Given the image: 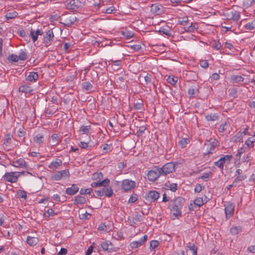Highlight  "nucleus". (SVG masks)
<instances>
[{
	"mask_svg": "<svg viewBox=\"0 0 255 255\" xmlns=\"http://www.w3.org/2000/svg\"><path fill=\"white\" fill-rule=\"evenodd\" d=\"M61 23L65 26L70 27L77 20V17L74 14H64L60 18Z\"/></svg>",
	"mask_w": 255,
	"mask_h": 255,
	"instance_id": "nucleus-1",
	"label": "nucleus"
},
{
	"mask_svg": "<svg viewBox=\"0 0 255 255\" xmlns=\"http://www.w3.org/2000/svg\"><path fill=\"white\" fill-rule=\"evenodd\" d=\"M82 2L80 0H66L65 5L67 9L75 10L82 6Z\"/></svg>",
	"mask_w": 255,
	"mask_h": 255,
	"instance_id": "nucleus-2",
	"label": "nucleus"
},
{
	"mask_svg": "<svg viewBox=\"0 0 255 255\" xmlns=\"http://www.w3.org/2000/svg\"><path fill=\"white\" fill-rule=\"evenodd\" d=\"M175 165L173 162H168L161 168H158L162 175H166L175 170Z\"/></svg>",
	"mask_w": 255,
	"mask_h": 255,
	"instance_id": "nucleus-3",
	"label": "nucleus"
},
{
	"mask_svg": "<svg viewBox=\"0 0 255 255\" xmlns=\"http://www.w3.org/2000/svg\"><path fill=\"white\" fill-rule=\"evenodd\" d=\"M224 14L227 17V19H232L236 21H238L240 18L239 12L233 9H228L226 10Z\"/></svg>",
	"mask_w": 255,
	"mask_h": 255,
	"instance_id": "nucleus-4",
	"label": "nucleus"
},
{
	"mask_svg": "<svg viewBox=\"0 0 255 255\" xmlns=\"http://www.w3.org/2000/svg\"><path fill=\"white\" fill-rule=\"evenodd\" d=\"M54 34L52 30H48L43 36V43L46 47H48L51 44V42L53 40Z\"/></svg>",
	"mask_w": 255,
	"mask_h": 255,
	"instance_id": "nucleus-5",
	"label": "nucleus"
},
{
	"mask_svg": "<svg viewBox=\"0 0 255 255\" xmlns=\"http://www.w3.org/2000/svg\"><path fill=\"white\" fill-rule=\"evenodd\" d=\"M233 156L231 155H226L221 157L219 160L214 163L215 165L217 166L220 169L223 168L224 165L226 163H229Z\"/></svg>",
	"mask_w": 255,
	"mask_h": 255,
	"instance_id": "nucleus-6",
	"label": "nucleus"
},
{
	"mask_svg": "<svg viewBox=\"0 0 255 255\" xmlns=\"http://www.w3.org/2000/svg\"><path fill=\"white\" fill-rule=\"evenodd\" d=\"M161 172L158 168L154 170H150L147 174L148 179L152 181H155L160 176H161Z\"/></svg>",
	"mask_w": 255,
	"mask_h": 255,
	"instance_id": "nucleus-7",
	"label": "nucleus"
},
{
	"mask_svg": "<svg viewBox=\"0 0 255 255\" xmlns=\"http://www.w3.org/2000/svg\"><path fill=\"white\" fill-rule=\"evenodd\" d=\"M135 186L134 181L125 179L123 181L122 188L125 191H128L133 188Z\"/></svg>",
	"mask_w": 255,
	"mask_h": 255,
	"instance_id": "nucleus-8",
	"label": "nucleus"
},
{
	"mask_svg": "<svg viewBox=\"0 0 255 255\" xmlns=\"http://www.w3.org/2000/svg\"><path fill=\"white\" fill-rule=\"evenodd\" d=\"M235 206L233 204L228 203L225 205V212L226 218L227 219H229L234 214Z\"/></svg>",
	"mask_w": 255,
	"mask_h": 255,
	"instance_id": "nucleus-9",
	"label": "nucleus"
},
{
	"mask_svg": "<svg viewBox=\"0 0 255 255\" xmlns=\"http://www.w3.org/2000/svg\"><path fill=\"white\" fill-rule=\"evenodd\" d=\"M18 172H9L6 173L3 176V178L5 181L11 183L15 182L17 180L18 176L16 175Z\"/></svg>",
	"mask_w": 255,
	"mask_h": 255,
	"instance_id": "nucleus-10",
	"label": "nucleus"
},
{
	"mask_svg": "<svg viewBox=\"0 0 255 255\" xmlns=\"http://www.w3.org/2000/svg\"><path fill=\"white\" fill-rule=\"evenodd\" d=\"M147 236L144 235L143 237L137 241H133L130 243V246L132 249H136L142 245L147 240Z\"/></svg>",
	"mask_w": 255,
	"mask_h": 255,
	"instance_id": "nucleus-11",
	"label": "nucleus"
},
{
	"mask_svg": "<svg viewBox=\"0 0 255 255\" xmlns=\"http://www.w3.org/2000/svg\"><path fill=\"white\" fill-rule=\"evenodd\" d=\"M188 26L184 27L185 32L192 33L194 32L198 28V24L195 22H191L188 24Z\"/></svg>",
	"mask_w": 255,
	"mask_h": 255,
	"instance_id": "nucleus-12",
	"label": "nucleus"
},
{
	"mask_svg": "<svg viewBox=\"0 0 255 255\" xmlns=\"http://www.w3.org/2000/svg\"><path fill=\"white\" fill-rule=\"evenodd\" d=\"M43 32L42 29H37L36 30L31 29L30 36L31 37L33 42H35L38 38L39 35H42Z\"/></svg>",
	"mask_w": 255,
	"mask_h": 255,
	"instance_id": "nucleus-13",
	"label": "nucleus"
},
{
	"mask_svg": "<svg viewBox=\"0 0 255 255\" xmlns=\"http://www.w3.org/2000/svg\"><path fill=\"white\" fill-rule=\"evenodd\" d=\"M109 183L110 180L108 178H106L100 182L98 181L97 182L92 183L91 184V186L92 187H103L105 188L106 187L109 186Z\"/></svg>",
	"mask_w": 255,
	"mask_h": 255,
	"instance_id": "nucleus-14",
	"label": "nucleus"
},
{
	"mask_svg": "<svg viewBox=\"0 0 255 255\" xmlns=\"http://www.w3.org/2000/svg\"><path fill=\"white\" fill-rule=\"evenodd\" d=\"M184 202L185 200L183 198L179 197L173 201L172 207L181 209L183 206Z\"/></svg>",
	"mask_w": 255,
	"mask_h": 255,
	"instance_id": "nucleus-15",
	"label": "nucleus"
},
{
	"mask_svg": "<svg viewBox=\"0 0 255 255\" xmlns=\"http://www.w3.org/2000/svg\"><path fill=\"white\" fill-rule=\"evenodd\" d=\"M38 78V74L36 72H30L26 76V80L30 82H35Z\"/></svg>",
	"mask_w": 255,
	"mask_h": 255,
	"instance_id": "nucleus-16",
	"label": "nucleus"
},
{
	"mask_svg": "<svg viewBox=\"0 0 255 255\" xmlns=\"http://www.w3.org/2000/svg\"><path fill=\"white\" fill-rule=\"evenodd\" d=\"M108 62L109 65H111V67L114 70H118L120 69L122 64V61L121 60H113V59H111Z\"/></svg>",
	"mask_w": 255,
	"mask_h": 255,
	"instance_id": "nucleus-17",
	"label": "nucleus"
},
{
	"mask_svg": "<svg viewBox=\"0 0 255 255\" xmlns=\"http://www.w3.org/2000/svg\"><path fill=\"white\" fill-rule=\"evenodd\" d=\"M159 197V193L156 191H150L145 195V198L155 201Z\"/></svg>",
	"mask_w": 255,
	"mask_h": 255,
	"instance_id": "nucleus-18",
	"label": "nucleus"
},
{
	"mask_svg": "<svg viewBox=\"0 0 255 255\" xmlns=\"http://www.w3.org/2000/svg\"><path fill=\"white\" fill-rule=\"evenodd\" d=\"M79 187L75 184H72L71 187L67 188L66 190V193L69 195H73L79 191Z\"/></svg>",
	"mask_w": 255,
	"mask_h": 255,
	"instance_id": "nucleus-19",
	"label": "nucleus"
},
{
	"mask_svg": "<svg viewBox=\"0 0 255 255\" xmlns=\"http://www.w3.org/2000/svg\"><path fill=\"white\" fill-rule=\"evenodd\" d=\"M44 137L42 133H38L33 137V141L37 144L41 145L44 141Z\"/></svg>",
	"mask_w": 255,
	"mask_h": 255,
	"instance_id": "nucleus-20",
	"label": "nucleus"
},
{
	"mask_svg": "<svg viewBox=\"0 0 255 255\" xmlns=\"http://www.w3.org/2000/svg\"><path fill=\"white\" fill-rule=\"evenodd\" d=\"M244 27L248 30H252L255 29V18L250 20L244 24Z\"/></svg>",
	"mask_w": 255,
	"mask_h": 255,
	"instance_id": "nucleus-21",
	"label": "nucleus"
},
{
	"mask_svg": "<svg viewBox=\"0 0 255 255\" xmlns=\"http://www.w3.org/2000/svg\"><path fill=\"white\" fill-rule=\"evenodd\" d=\"M205 119L209 122H215L219 120V115L216 113H210L205 116Z\"/></svg>",
	"mask_w": 255,
	"mask_h": 255,
	"instance_id": "nucleus-22",
	"label": "nucleus"
},
{
	"mask_svg": "<svg viewBox=\"0 0 255 255\" xmlns=\"http://www.w3.org/2000/svg\"><path fill=\"white\" fill-rule=\"evenodd\" d=\"M248 128H245L244 132H239L237 134L233 137V140L234 142H240L243 138V136L246 134Z\"/></svg>",
	"mask_w": 255,
	"mask_h": 255,
	"instance_id": "nucleus-23",
	"label": "nucleus"
},
{
	"mask_svg": "<svg viewBox=\"0 0 255 255\" xmlns=\"http://www.w3.org/2000/svg\"><path fill=\"white\" fill-rule=\"evenodd\" d=\"M162 8V6L158 4H153L151 6V10L157 14H159L161 13Z\"/></svg>",
	"mask_w": 255,
	"mask_h": 255,
	"instance_id": "nucleus-24",
	"label": "nucleus"
},
{
	"mask_svg": "<svg viewBox=\"0 0 255 255\" xmlns=\"http://www.w3.org/2000/svg\"><path fill=\"white\" fill-rule=\"evenodd\" d=\"M19 91L25 94H29L32 91V89L31 87L26 85H23L19 88Z\"/></svg>",
	"mask_w": 255,
	"mask_h": 255,
	"instance_id": "nucleus-25",
	"label": "nucleus"
},
{
	"mask_svg": "<svg viewBox=\"0 0 255 255\" xmlns=\"http://www.w3.org/2000/svg\"><path fill=\"white\" fill-rule=\"evenodd\" d=\"M86 202V199L85 197L78 195L75 197L74 204L76 205L78 204H84Z\"/></svg>",
	"mask_w": 255,
	"mask_h": 255,
	"instance_id": "nucleus-26",
	"label": "nucleus"
},
{
	"mask_svg": "<svg viewBox=\"0 0 255 255\" xmlns=\"http://www.w3.org/2000/svg\"><path fill=\"white\" fill-rule=\"evenodd\" d=\"M38 241L39 240L37 238L30 236L27 237L26 240L27 244L31 246L36 245L38 243Z\"/></svg>",
	"mask_w": 255,
	"mask_h": 255,
	"instance_id": "nucleus-27",
	"label": "nucleus"
},
{
	"mask_svg": "<svg viewBox=\"0 0 255 255\" xmlns=\"http://www.w3.org/2000/svg\"><path fill=\"white\" fill-rule=\"evenodd\" d=\"M58 110V107L55 106H49L46 111V114L48 116H51Z\"/></svg>",
	"mask_w": 255,
	"mask_h": 255,
	"instance_id": "nucleus-28",
	"label": "nucleus"
},
{
	"mask_svg": "<svg viewBox=\"0 0 255 255\" xmlns=\"http://www.w3.org/2000/svg\"><path fill=\"white\" fill-rule=\"evenodd\" d=\"M112 246V243L109 241H106L101 244V247L104 251L111 250Z\"/></svg>",
	"mask_w": 255,
	"mask_h": 255,
	"instance_id": "nucleus-29",
	"label": "nucleus"
},
{
	"mask_svg": "<svg viewBox=\"0 0 255 255\" xmlns=\"http://www.w3.org/2000/svg\"><path fill=\"white\" fill-rule=\"evenodd\" d=\"M189 23V21L188 17L187 16H184L183 17H179L178 19V23L180 25L186 26L188 25V24Z\"/></svg>",
	"mask_w": 255,
	"mask_h": 255,
	"instance_id": "nucleus-30",
	"label": "nucleus"
},
{
	"mask_svg": "<svg viewBox=\"0 0 255 255\" xmlns=\"http://www.w3.org/2000/svg\"><path fill=\"white\" fill-rule=\"evenodd\" d=\"M167 82L172 86H175L177 82L178 78L173 75H170L167 79Z\"/></svg>",
	"mask_w": 255,
	"mask_h": 255,
	"instance_id": "nucleus-31",
	"label": "nucleus"
},
{
	"mask_svg": "<svg viewBox=\"0 0 255 255\" xmlns=\"http://www.w3.org/2000/svg\"><path fill=\"white\" fill-rule=\"evenodd\" d=\"M143 107V103L141 100L137 101L133 103V108L136 110H142Z\"/></svg>",
	"mask_w": 255,
	"mask_h": 255,
	"instance_id": "nucleus-32",
	"label": "nucleus"
},
{
	"mask_svg": "<svg viewBox=\"0 0 255 255\" xmlns=\"http://www.w3.org/2000/svg\"><path fill=\"white\" fill-rule=\"evenodd\" d=\"M25 161L22 159H18L13 162L12 165L18 167H23L25 166Z\"/></svg>",
	"mask_w": 255,
	"mask_h": 255,
	"instance_id": "nucleus-33",
	"label": "nucleus"
},
{
	"mask_svg": "<svg viewBox=\"0 0 255 255\" xmlns=\"http://www.w3.org/2000/svg\"><path fill=\"white\" fill-rule=\"evenodd\" d=\"M231 79L234 83H240L243 82L244 78L241 76L233 75L231 76Z\"/></svg>",
	"mask_w": 255,
	"mask_h": 255,
	"instance_id": "nucleus-34",
	"label": "nucleus"
},
{
	"mask_svg": "<svg viewBox=\"0 0 255 255\" xmlns=\"http://www.w3.org/2000/svg\"><path fill=\"white\" fill-rule=\"evenodd\" d=\"M51 138L54 145L58 144L61 141V138L59 135L56 133L53 134Z\"/></svg>",
	"mask_w": 255,
	"mask_h": 255,
	"instance_id": "nucleus-35",
	"label": "nucleus"
},
{
	"mask_svg": "<svg viewBox=\"0 0 255 255\" xmlns=\"http://www.w3.org/2000/svg\"><path fill=\"white\" fill-rule=\"evenodd\" d=\"M83 89L86 91H90L93 88V85L89 82H84L82 84Z\"/></svg>",
	"mask_w": 255,
	"mask_h": 255,
	"instance_id": "nucleus-36",
	"label": "nucleus"
},
{
	"mask_svg": "<svg viewBox=\"0 0 255 255\" xmlns=\"http://www.w3.org/2000/svg\"><path fill=\"white\" fill-rule=\"evenodd\" d=\"M62 161L60 159H57L54 162H52L50 165L49 166V167L51 168L52 167L57 168L58 166L62 165Z\"/></svg>",
	"mask_w": 255,
	"mask_h": 255,
	"instance_id": "nucleus-37",
	"label": "nucleus"
},
{
	"mask_svg": "<svg viewBox=\"0 0 255 255\" xmlns=\"http://www.w3.org/2000/svg\"><path fill=\"white\" fill-rule=\"evenodd\" d=\"M186 248H188L190 250L193 252V255H197V248L195 247L194 244H191L190 243H189Z\"/></svg>",
	"mask_w": 255,
	"mask_h": 255,
	"instance_id": "nucleus-38",
	"label": "nucleus"
},
{
	"mask_svg": "<svg viewBox=\"0 0 255 255\" xmlns=\"http://www.w3.org/2000/svg\"><path fill=\"white\" fill-rule=\"evenodd\" d=\"M171 211L173 213V215L176 218H178L179 217L181 216V212L180 209H177V208L172 207Z\"/></svg>",
	"mask_w": 255,
	"mask_h": 255,
	"instance_id": "nucleus-39",
	"label": "nucleus"
},
{
	"mask_svg": "<svg viewBox=\"0 0 255 255\" xmlns=\"http://www.w3.org/2000/svg\"><path fill=\"white\" fill-rule=\"evenodd\" d=\"M19 60H25L27 58V55L26 52L22 50H21L19 55H17Z\"/></svg>",
	"mask_w": 255,
	"mask_h": 255,
	"instance_id": "nucleus-40",
	"label": "nucleus"
},
{
	"mask_svg": "<svg viewBox=\"0 0 255 255\" xmlns=\"http://www.w3.org/2000/svg\"><path fill=\"white\" fill-rule=\"evenodd\" d=\"M190 140L188 138H183L179 141L178 143L182 148L186 147V145L189 143Z\"/></svg>",
	"mask_w": 255,
	"mask_h": 255,
	"instance_id": "nucleus-41",
	"label": "nucleus"
},
{
	"mask_svg": "<svg viewBox=\"0 0 255 255\" xmlns=\"http://www.w3.org/2000/svg\"><path fill=\"white\" fill-rule=\"evenodd\" d=\"M142 217L141 215L138 214H135L133 215L132 217V222L134 224H136V223L138 222H140L142 221Z\"/></svg>",
	"mask_w": 255,
	"mask_h": 255,
	"instance_id": "nucleus-42",
	"label": "nucleus"
},
{
	"mask_svg": "<svg viewBox=\"0 0 255 255\" xmlns=\"http://www.w3.org/2000/svg\"><path fill=\"white\" fill-rule=\"evenodd\" d=\"M211 47L214 49L218 50L221 48V43L218 41H213L211 42Z\"/></svg>",
	"mask_w": 255,
	"mask_h": 255,
	"instance_id": "nucleus-43",
	"label": "nucleus"
},
{
	"mask_svg": "<svg viewBox=\"0 0 255 255\" xmlns=\"http://www.w3.org/2000/svg\"><path fill=\"white\" fill-rule=\"evenodd\" d=\"M242 228L240 226L232 227L230 229V232L232 235H237L240 231H241Z\"/></svg>",
	"mask_w": 255,
	"mask_h": 255,
	"instance_id": "nucleus-44",
	"label": "nucleus"
},
{
	"mask_svg": "<svg viewBox=\"0 0 255 255\" xmlns=\"http://www.w3.org/2000/svg\"><path fill=\"white\" fill-rule=\"evenodd\" d=\"M106 196L110 197L113 195V190L111 187L109 188L108 186L105 188V193Z\"/></svg>",
	"mask_w": 255,
	"mask_h": 255,
	"instance_id": "nucleus-45",
	"label": "nucleus"
},
{
	"mask_svg": "<svg viewBox=\"0 0 255 255\" xmlns=\"http://www.w3.org/2000/svg\"><path fill=\"white\" fill-rule=\"evenodd\" d=\"M103 178V174L101 172L95 173L93 174L92 179L93 180H99V181Z\"/></svg>",
	"mask_w": 255,
	"mask_h": 255,
	"instance_id": "nucleus-46",
	"label": "nucleus"
},
{
	"mask_svg": "<svg viewBox=\"0 0 255 255\" xmlns=\"http://www.w3.org/2000/svg\"><path fill=\"white\" fill-rule=\"evenodd\" d=\"M255 2V0H243V5L246 7H249Z\"/></svg>",
	"mask_w": 255,
	"mask_h": 255,
	"instance_id": "nucleus-47",
	"label": "nucleus"
},
{
	"mask_svg": "<svg viewBox=\"0 0 255 255\" xmlns=\"http://www.w3.org/2000/svg\"><path fill=\"white\" fill-rule=\"evenodd\" d=\"M194 203L197 207H200L204 204L202 198L200 197L195 199L194 201Z\"/></svg>",
	"mask_w": 255,
	"mask_h": 255,
	"instance_id": "nucleus-48",
	"label": "nucleus"
},
{
	"mask_svg": "<svg viewBox=\"0 0 255 255\" xmlns=\"http://www.w3.org/2000/svg\"><path fill=\"white\" fill-rule=\"evenodd\" d=\"M8 60L12 62H16L19 59L17 55L11 54L8 57Z\"/></svg>",
	"mask_w": 255,
	"mask_h": 255,
	"instance_id": "nucleus-49",
	"label": "nucleus"
},
{
	"mask_svg": "<svg viewBox=\"0 0 255 255\" xmlns=\"http://www.w3.org/2000/svg\"><path fill=\"white\" fill-rule=\"evenodd\" d=\"M159 242L156 240H153L150 242V249L151 250H154L159 245Z\"/></svg>",
	"mask_w": 255,
	"mask_h": 255,
	"instance_id": "nucleus-50",
	"label": "nucleus"
},
{
	"mask_svg": "<svg viewBox=\"0 0 255 255\" xmlns=\"http://www.w3.org/2000/svg\"><path fill=\"white\" fill-rule=\"evenodd\" d=\"M246 178L247 176L245 175H239L235 178L233 184L239 183L245 179Z\"/></svg>",
	"mask_w": 255,
	"mask_h": 255,
	"instance_id": "nucleus-51",
	"label": "nucleus"
},
{
	"mask_svg": "<svg viewBox=\"0 0 255 255\" xmlns=\"http://www.w3.org/2000/svg\"><path fill=\"white\" fill-rule=\"evenodd\" d=\"M199 64L201 67L205 69L209 67V63L206 60H201L199 62Z\"/></svg>",
	"mask_w": 255,
	"mask_h": 255,
	"instance_id": "nucleus-52",
	"label": "nucleus"
},
{
	"mask_svg": "<svg viewBox=\"0 0 255 255\" xmlns=\"http://www.w3.org/2000/svg\"><path fill=\"white\" fill-rule=\"evenodd\" d=\"M93 190L91 188H88V189H81L80 190V193L81 195L83 194H90L92 192Z\"/></svg>",
	"mask_w": 255,
	"mask_h": 255,
	"instance_id": "nucleus-53",
	"label": "nucleus"
},
{
	"mask_svg": "<svg viewBox=\"0 0 255 255\" xmlns=\"http://www.w3.org/2000/svg\"><path fill=\"white\" fill-rule=\"evenodd\" d=\"M115 11H116V9L114 6H110V7L107 8L105 10H103L102 12L104 13L110 14L113 13Z\"/></svg>",
	"mask_w": 255,
	"mask_h": 255,
	"instance_id": "nucleus-54",
	"label": "nucleus"
},
{
	"mask_svg": "<svg viewBox=\"0 0 255 255\" xmlns=\"http://www.w3.org/2000/svg\"><path fill=\"white\" fill-rule=\"evenodd\" d=\"M144 79L146 84L152 82V76L149 74H147L145 76H144Z\"/></svg>",
	"mask_w": 255,
	"mask_h": 255,
	"instance_id": "nucleus-55",
	"label": "nucleus"
},
{
	"mask_svg": "<svg viewBox=\"0 0 255 255\" xmlns=\"http://www.w3.org/2000/svg\"><path fill=\"white\" fill-rule=\"evenodd\" d=\"M55 215L53 210L52 209H49L44 214L45 217H49L50 216H54Z\"/></svg>",
	"mask_w": 255,
	"mask_h": 255,
	"instance_id": "nucleus-56",
	"label": "nucleus"
},
{
	"mask_svg": "<svg viewBox=\"0 0 255 255\" xmlns=\"http://www.w3.org/2000/svg\"><path fill=\"white\" fill-rule=\"evenodd\" d=\"M17 195L19 198H24V199L26 198V192L23 190H19L17 192Z\"/></svg>",
	"mask_w": 255,
	"mask_h": 255,
	"instance_id": "nucleus-57",
	"label": "nucleus"
},
{
	"mask_svg": "<svg viewBox=\"0 0 255 255\" xmlns=\"http://www.w3.org/2000/svg\"><path fill=\"white\" fill-rule=\"evenodd\" d=\"M122 34L128 38H131L133 36V33L130 31H123Z\"/></svg>",
	"mask_w": 255,
	"mask_h": 255,
	"instance_id": "nucleus-58",
	"label": "nucleus"
},
{
	"mask_svg": "<svg viewBox=\"0 0 255 255\" xmlns=\"http://www.w3.org/2000/svg\"><path fill=\"white\" fill-rule=\"evenodd\" d=\"M211 172L209 173H204L202 176L199 177V179H202L204 180L205 181H208L210 174H212Z\"/></svg>",
	"mask_w": 255,
	"mask_h": 255,
	"instance_id": "nucleus-59",
	"label": "nucleus"
},
{
	"mask_svg": "<svg viewBox=\"0 0 255 255\" xmlns=\"http://www.w3.org/2000/svg\"><path fill=\"white\" fill-rule=\"evenodd\" d=\"M62 175V177L67 178L70 176L69 170L68 169L60 171Z\"/></svg>",
	"mask_w": 255,
	"mask_h": 255,
	"instance_id": "nucleus-60",
	"label": "nucleus"
},
{
	"mask_svg": "<svg viewBox=\"0 0 255 255\" xmlns=\"http://www.w3.org/2000/svg\"><path fill=\"white\" fill-rule=\"evenodd\" d=\"M183 1L184 0H170V2L174 6L181 4V2Z\"/></svg>",
	"mask_w": 255,
	"mask_h": 255,
	"instance_id": "nucleus-61",
	"label": "nucleus"
},
{
	"mask_svg": "<svg viewBox=\"0 0 255 255\" xmlns=\"http://www.w3.org/2000/svg\"><path fill=\"white\" fill-rule=\"evenodd\" d=\"M17 13L16 12H13L12 13H8L6 15V17L7 19H11L14 18L16 16Z\"/></svg>",
	"mask_w": 255,
	"mask_h": 255,
	"instance_id": "nucleus-62",
	"label": "nucleus"
},
{
	"mask_svg": "<svg viewBox=\"0 0 255 255\" xmlns=\"http://www.w3.org/2000/svg\"><path fill=\"white\" fill-rule=\"evenodd\" d=\"M95 192H96V193L97 194V195L98 196L101 197V196H103L104 195L105 188L104 187V188L102 189H100V190H96Z\"/></svg>",
	"mask_w": 255,
	"mask_h": 255,
	"instance_id": "nucleus-63",
	"label": "nucleus"
},
{
	"mask_svg": "<svg viewBox=\"0 0 255 255\" xmlns=\"http://www.w3.org/2000/svg\"><path fill=\"white\" fill-rule=\"evenodd\" d=\"M67 253V250L65 248H61L60 251L58 252V255H66Z\"/></svg>",
	"mask_w": 255,
	"mask_h": 255,
	"instance_id": "nucleus-64",
	"label": "nucleus"
}]
</instances>
